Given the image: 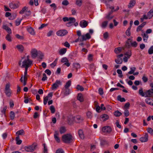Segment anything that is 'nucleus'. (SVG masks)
Here are the masks:
<instances>
[{
    "label": "nucleus",
    "mask_w": 153,
    "mask_h": 153,
    "mask_svg": "<svg viewBox=\"0 0 153 153\" xmlns=\"http://www.w3.org/2000/svg\"><path fill=\"white\" fill-rule=\"evenodd\" d=\"M32 64V61L30 59L29 56L22 57L19 62V64L21 68H28Z\"/></svg>",
    "instance_id": "nucleus-1"
},
{
    "label": "nucleus",
    "mask_w": 153,
    "mask_h": 153,
    "mask_svg": "<svg viewBox=\"0 0 153 153\" xmlns=\"http://www.w3.org/2000/svg\"><path fill=\"white\" fill-rule=\"evenodd\" d=\"M62 140L65 143H70L73 140L72 136L70 134H66L63 135L62 137Z\"/></svg>",
    "instance_id": "nucleus-2"
},
{
    "label": "nucleus",
    "mask_w": 153,
    "mask_h": 153,
    "mask_svg": "<svg viewBox=\"0 0 153 153\" xmlns=\"http://www.w3.org/2000/svg\"><path fill=\"white\" fill-rule=\"evenodd\" d=\"M36 147V145H32L30 146H25L24 147L25 150L28 152H33Z\"/></svg>",
    "instance_id": "nucleus-3"
},
{
    "label": "nucleus",
    "mask_w": 153,
    "mask_h": 153,
    "mask_svg": "<svg viewBox=\"0 0 153 153\" xmlns=\"http://www.w3.org/2000/svg\"><path fill=\"white\" fill-rule=\"evenodd\" d=\"M61 84L62 83L60 80H56L55 82L52 85L51 88L53 90H56Z\"/></svg>",
    "instance_id": "nucleus-4"
},
{
    "label": "nucleus",
    "mask_w": 153,
    "mask_h": 153,
    "mask_svg": "<svg viewBox=\"0 0 153 153\" xmlns=\"http://www.w3.org/2000/svg\"><path fill=\"white\" fill-rule=\"evenodd\" d=\"M39 51H38L35 48H33L31 49L30 53L32 58H35L39 54Z\"/></svg>",
    "instance_id": "nucleus-5"
},
{
    "label": "nucleus",
    "mask_w": 153,
    "mask_h": 153,
    "mask_svg": "<svg viewBox=\"0 0 153 153\" xmlns=\"http://www.w3.org/2000/svg\"><path fill=\"white\" fill-rule=\"evenodd\" d=\"M68 33L67 31L65 30H61L57 31L56 32V34L58 36H63L67 34Z\"/></svg>",
    "instance_id": "nucleus-6"
},
{
    "label": "nucleus",
    "mask_w": 153,
    "mask_h": 153,
    "mask_svg": "<svg viewBox=\"0 0 153 153\" xmlns=\"http://www.w3.org/2000/svg\"><path fill=\"white\" fill-rule=\"evenodd\" d=\"M80 37L82 42L90 39L91 38V36L89 33H87L85 35H82Z\"/></svg>",
    "instance_id": "nucleus-7"
},
{
    "label": "nucleus",
    "mask_w": 153,
    "mask_h": 153,
    "mask_svg": "<svg viewBox=\"0 0 153 153\" xmlns=\"http://www.w3.org/2000/svg\"><path fill=\"white\" fill-rule=\"evenodd\" d=\"M70 21L66 24V26L67 27H70L73 25V24L76 22V19L73 17L69 18Z\"/></svg>",
    "instance_id": "nucleus-8"
},
{
    "label": "nucleus",
    "mask_w": 153,
    "mask_h": 153,
    "mask_svg": "<svg viewBox=\"0 0 153 153\" xmlns=\"http://www.w3.org/2000/svg\"><path fill=\"white\" fill-rule=\"evenodd\" d=\"M153 95V89L147 91L145 92V97H151Z\"/></svg>",
    "instance_id": "nucleus-9"
},
{
    "label": "nucleus",
    "mask_w": 153,
    "mask_h": 153,
    "mask_svg": "<svg viewBox=\"0 0 153 153\" xmlns=\"http://www.w3.org/2000/svg\"><path fill=\"white\" fill-rule=\"evenodd\" d=\"M105 3L106 4L107 8H109L111 10L113 11V12L117 11L119 9V7L117 6L116 9L114 10V7L112 6H110L109 4L107 3V2L105 1Z\"/></svg>",
    "instance_id": "nucleus-10"
},
{
    "label": "nucleus",
    "mask_w": 153,
    "mask_h": 153,
    "mask_svg": "<svg viewBox=\"0 0 153 153\" xmlns=\"http://www.w3.org/2000/svg\"><path fill=\"white\" fill-rule=\"evenodd\" d=\"M102 130L104 132L110 133L111 131V128L109 126H105L102 128Z\"/></svg>",
    "instance_id": "nucleus-11"
},
{
    "label": "nucleus",
    "mask_w": 153,
    "mask_h": 153,
    "mask_svg": "<svg viewBox=\"0 0 153 153\" xmlns=\"http://www.w3.org/2000/svg\"><path fill=\"white\" fill-rule=\"evenodd\" d=\"M19 5V3H10L9 4L10 7L11 9H16L17 8Z\"/></svg>",
    "instance_id": "nucleus-12"
},
{
    "label": "nucleus",
    "mask_w": 153,
    "mask_h": 153,
    "mask_svg": "<svg viewBox=\"0 0 153 153\" xmlns=\"http://www.w3.org/2000/svg\"><path fill=\"white\" fill-rule=\"evenodd\" d=\"M148 135L147 133H146L144 137L140 138V140L142 142H147L148 140Z\"/></svg>",
    "instance_id": "nucleus-13"
},
{
    "label": "nucleus",
    "mask_w": 153,
    "mask_h": 153,
    "mask_svg": "<svg viewBox=\"0 0 153 153\" xmlns=\"http://www.w3.org/2000/svg\"><path fill=\"white\" fill-rule=\"evenodd\" d=\"M59 133L58 131H56L54 132V137L57 142L59 143L60 142V140L58 137Z\"/></svg>",
    "instance_id": "nucleus-14"
},
{
    "label": "nucleus",
    "mask_w": 153,
    "mask_h": 153,
    "mask_svg": "<svg viewBox=\"0 0 153 153\" xmlns=\"http://www.w3.org/2000/svg\"><path fill=\"white\" fill-rule=\"evenodd\" d=\"M88 25L87 22L85 20L81 21L79 23V25L82 28L85 27Z\"/></svg>",
    "instance_id": "nucleus-15"
},
{
    "label": "nucleus",
    "mask_w": 153,
    "mask_h": 153,
    "mask_svg": "<svg viewBox=\"0 0 153 153\" xmlns=\"http://www.w3.org/2000/svg\"><path fill=\"white\" fill-rule=\"evenodd\" d=\"M75 120L77 123H79L83 120V118L79 115H77L75 117Z\"/></svg>",
    "instance_id": "nucleus-16"
},
{
    "label": "nucleus",
    "mask_w": 153,
    "mask_h": 153,
    "mask_svg": "<svg viewBox=\"0 0 153 153\" xmlns=\"http://www.w3.org/2000/svg\"><path fill=\"white\" fill-rule=\"evenodd\" d=\"M28 32L32 35H34L35 34V32L33 29L31 27H28L27 28Z\"/></svg>",
    "instance_id": "nucleus-17"
},
{
    "label": "nucleus",
    "mask_w": 153,
    "mask_h": 153,
    "mask_svg": "<svg viewBox=\"0 0 153 153\" xmlns=\"http://www.w3.org/2000/svg\"><path fill=\"white\" fill-rule=\"evenodd\" d=\"M113 12V11L111 10L108 14L106 15L105 18L108 20H110L113 18V16L111 15Z\"/></svg>",
    "instance_id": "nucleus-18"
},
{
    "label": "nucleus",
    "mask_w": 153,
    "mask_h": 153,
    "mask_svg": "<svg viewBox=\"0 0 153 153\" xmlns=\"http://www.w3.org/2000/svg\"><path fill=\"white\" fill-rule=\"evenodd\" d=\"M136 3L135 0H131L128 5V8H131L135 5Z\"/></svg>",
    "instance_id": "nucleus-19"
},
{
    "label": "nucleus",
    "mask_w": 153,
    "mask_h": 153,
    "mask_svg": "<svg viewBox=\"0 0 153 153\" xmlns=\"http://www.w3.org/2000/svg\"><path fill=\"white\" fill-rule=\"evenodd\" d=\"M7 109L6 106H4L3 108L1 109V116L2 117L3 116H5V111Z\"/></svg>",
    "instance_id": "nucleus-20"
},
{
    "label": "nucleus",
    "mask_w": 153,
    "mask_h": 153,
    "mask_svg": "<svg viewBox=\"0 0 153 153\" xmlns=\"http://www.w3.org/2000/svg\"><path fill=\"white\" fill-rule=\"evenodd\" d=\"M3 28L5 30L9 33L11 34V29L7 26L6 25H4L3 26Z\"/></svg>",
    "instance_id": "nucleus-21"
},
{
    "label": "nucleus",
    "mask_w": 153,
    "mask_h": 153,
    "mask_svg": "<svg viewBox=\"0 0 153 153\" xmlns=\"http://www.w3.org/2000/svg\"><path fill=\"white\" fill-rule=\"evenodd\" d=\"M25 134V131L23 129H21L20 130L18 131L16 133V135L17 136L19 135H23Z\"/></svg>",
    "instance_id": "nucleus-22"
},
{
    "label": "nucleus",
    "mask_w": 153,
    "mask_h": 153,
    "mask_svg": "<svg viewBox=\"0 0 153 153\" xmlns=\"http://www.w3.org/2000/svg\"><path fill=\"white\" fill-rule=\"evenodd\" d=\"M16 48L20 52H22L24 50L23 46L21 45H17L16 46Z\"/></svg>",
    "instance_id": "nucleus-23"
},
{
    "label": "nucleus",
    "mask_w": 153,
    "mask_h": 153,
    "mask_svg": "<svg viewBox=\"0 0 153 153\" xmlns=\"http://www.w3.org/2000/svg\"><path fill=\"white\" fill-rule=\"evenodd\" d=\"M139 95L143 97H145V92H144L143 91V88H141L139 91Z\"/></svg>",
    "instance_id": "nucleus-24"
},
{
    "label": "nucleus",
    "mask_w": 153,
    "mask_h": 153,
    "mask_svg": "<svg viewBox=\"0 0 153 153\" xmlns=\"http://www.w3.org/2000/svg\"><path fill=\"white\" fill-rule=\"evenodd\" d=\"M67 51L66 49L63 48L59 50V53L60 55H63L65 54Z\"/></svg>",
    "instance_id": "nucleus-25"
},
{
    "label": "nucleus",
    "mask_w": 153,
    "mask_h": 153,
    "mask_svg": "<svg viewBox=\"0 0 153 153\" xmlns=\"http://www.w3.org/2000/svg\"><path fill=\"white\" fill-rule=\"evenodd\" d=\"M123 48L121 47H118L114 49V52L116 54H118L120 53Z\"/></svg>",
    "instance_id": "nucleus-26"
},
{
    "label": "nucleus",
    "mask_w": 153,
    "mask_h": 153,
    "mask_svg": "<svg viewBox=\"0 0 153 153\" xmlns=\"http://www.w3.org/2000/svg\"><path fill=\"white\" fill-rule=\"evenodd\" d=\"M147 16L149 19H150L153 16V10H151L148 13Z\"/></svg>",
    "instance_id": "nucleus-27"
},
{
    "label": "nucleus",
    "mask_w": 153,
    "mask_h": 153,
    "mask_svg": "<svg viewBox=\"0 0 153 153\" xmlns=\"http://www.w3.org/2000/svg\"><path fill=\"white\" fill-rule=\"evenodd\" d=\"M115 62L117 64H121L123 62V59L120 57H117V58L115 60Z\"/></svg>",
    "instance_id": "nucleus-28"
},
{
    "label": "nucleus",
    "mask_w": 153,
    "mask_h": 153,
    "mask_svg": "<svg viewBox=\"0 0 153 153\" xmlns=\"http://www.w3.org/2000/svg\"><path fill=\"white\" fill-rule=\"evenodd\" d=\"M101 120L103 121H105L108 118V116L106 114H103L101 116Z\"/></svg>",
    "instance_id": "nucleus-29"
},
{
    "label": "nucleus",
    "mask_w": 153,
    "mask_h": 153,
    "mask_svg": "<svg viewBox=\"0 0 153 153\" xmlns=\"http://www.w3.org/2000/svg\"><path fill=\"white\" fill-rule=\"evenodd\" d=\"M16 144L17 145H20L22 143V140L20 139L19 136H17L16 138Z\"/></svg>",
    "instance_id": "nucleus-30"
},
{
    "label": "nucleus",
    "mask_w": 153,
    "mask_h": 153,
    "mask_svg": "<svg viewBox=\"0 0 153 153\" xmlns=\"http://www.w3.org/2000/svg\"><path fill=\"white\" fill-rule=\"evenodd\" d=\"M108 23V21H107L103 22L101 24V27L102 28H105L106 27Z\"/></svg>",
    "instance_id": "nucleus-31"
},
{
    "label": "nucleus",
    "mask_w": 153,
    "mask_h": 153,
    "mask_svg": "<svg viewBox=\"0 0 153 153\" xmlns=\"http://www.w3.org/2000/svg\"><path fill=\"white\" fill-rule=\"evenodd\" d=\"M131 70L128 72V74H132L135 71L136 68L133 67L130 68Z\"/></svg>",
    "instance_id": "nucleus-32"
},
{
    "label": "nucleus",
    "mask_w": 153,
    "mask_h": 153,
    "mask_svg": "<svg viewBox=\"0 0 153 153\" xmlns=\"http://www.w3.org/2000/svg\"><path fill=\"white\" fill-rule=\"evenodd\" d=\"M66 129L65 127L64 126L61 127L59 129V131L61 134H63L65 132Z\"/></svg>",
    "instance_id": "nucleus-33"
},
{
    "label": "nucleus",
    "mask_w": 153,
    "mask_h": 153,
    "mask_svg": "<svg viewBox=\"0 0 153 153\" xmlns=\"http://www.w3.org/2000/svg\"><path fill=\"white\" fill-rule=\"evenodd\" d=\"M78 134L81 138L83 139L84 138V136L83 134V132L82 130H79Z\"/></svg>",
    "instance_id": "nucleus-34"
},
{
    "label": "nucleus",
    "mask_w": 153,
    "mask_h": 153,
    "mask_svg": "<svg viewBox=\"0 0 153 153\" xmlns=\"http://www.w3.org/2000/svg\"><path fill=\"white\" fill-rule=\"evenodd\" d=\"M77 98L78 100L81 102L83 101V99L82 96V94H78Z\"/></svg>",
    "instance_id": "nucleus-35"
},
{
    "label": "nucleus",
    "mask_w": 153,
    "mask_h": 153,
    "mask_svg": "<svg viewBox=\"0 0 153 153\" xmlns=\"http://www.w3.org/2000/svg\"><path fill=\"white\" fill-rule=\"evenodd\" d=\"M28 8L26 7H25L22 8V10L20 12V14H23L24 13L27 11Z\"/></svg>",
    "instance_id": "nucleus-36"
},
{
    "label": "nucleus",
    "mask_w": 153,
    "mask_h": 153,
    "mask_svg": "<svg viewBox=\"0 0 153 153\" xmlns=\"http://www.w3.org/2000/svg\"><path fill=\"white\" fill-rule=\"evenodd\" d=\"M131 41H132L130 39H129L127 41L126 44V47L128 48H129L131 46L130 42H131Z\"/></svg>",
    "instance_id": "nucleus-37"
},
{
    "label": "nucleus",
    "mask_w": 153,
    "mask_h": 153,
    "mask_svg": "<svg viewBox=\"0 0 153 153\" xmlns=\"http://www.w3.org/2000/svg\"><path fill=\"white\" fill-rule=\"evenodd\" d=\"M131 55V52L130 50H128L127 51L125 54V56H126L127 58H129Z\"/></svg>",
    "instance_id": "nucleus-38"
},
{
    "label": "nucleus",
    "mask_w": 153,
    "mask_h": 153,
    "mask_svg": "<svg viewBox=\"0 0 153 153\" xmlns=\"http://www.w3.org/2000/svg\"><path fill=\"white\" fill-rule=\"evenodd\" d=\"M65 92L64 94L65 95L67 96L70 94L71 93V90L69 88H65Z\"/></svg>",
    "instance_id": "nucleus-39"
},
{
    "label": "nucleus",
    "mask_w": 153,
    "mask_h": 153,
    "mask_svg": "<svg viewBox=\"0 0 153 153\" xmlns=\"http://www.w3.org/2000/svg\"><path fill=\"white\" fill-rule=\"evenodd\" d=\"M149 36L148 35L144 33L143 34V40L145 42H146L148 40Z\"/></svg>",
    "instance_id": "nucleus-40"
},
{
    "label": "nucleus",
    "mask_w": 153,
    "mask_h": 153,
    "mask_svg": "<svg viewBox=\"0 0 153 153\" xmlns=\"http://www.w3.org/2000/svg\"><path fill=\"white\" fill-rule=\"evenodd\" d=\"M114 115L116 117H119L122 114V113L119 111H117L114 113Z\"/></svg>",
    "instance_id": "nucleus-41"
},
{
    "label": "nucleus",
    "mask_w": 153,
    "mask_h": 153,
    "mask_svg": "<svg viewBox=\"0 0 153 153\" xmlns=\"http://www.w3.org/2000/svg\"><path fill=\"white\" fill-rule=\"evenodd\" d=\"M117 100H118L121 102H125L126 101L125 99L124 98L122 97L120 95H119L118 96Z\"/></svg>",
    "instance_id": "nucleus-42"
},
{
    "label": "nucleus",
    "mask_w": 153,
    "mask_h": 153,
    "mask_svg": "<svg viewBox=\"0 0 153 153\" xmlns=\"http://www.w3.org/2000/svg\"><path fill=\"white\" fill-rule=\"evenodd\" d=\"M71 81L70 80L67 82L65 86V88H68L71 86Z\"/></svg>",
    "instance_id": "nucleus-43"
},
{
    "label": "nucleus",
    "mask_w": 153,
    "mask_h": 153,
    "mask_svg": "<svg viewBox=\"0 0 153 153\" xmlns=\"http://www.w3.org/2000/svg\"><path fill=\"white\" fill-rule=\"evenodd\" d=\"M130 44H131V46L134 47H137L138 45L136 41H131V42H130Z\"/></svg>",
    "instance_id": "nucleus-44"
},
{
    "label": "nucleus",
    "mask_w": 153,
    "mask_h": 153,
    "mask_svg": "<svg viewBox=\"0 0 153 153\" xmlns=\"http://www.w3.org/2000/svg\"><path fill=\"white\" fill-rule=\"evenodd\" d=\"M49 100L48 97L46 96L44 97L43 103L44 105H45L47 104L48 100Z\"/></svg>",
    "instance_id": "nucleus-45"
},
{
    "label": "nucleus",
    "mask_w": 153,
    "mask_h": 153,
    "mask_svg": "<svg viewBox=\"0 0 153 153\" xmlns=\"http://www.w3.org/2000/svg\"><path fill=\"white\" fill-rule=\"evenodd\" d=\"M76 88L78 90H80L82 91L84 90V88L82 86L79 85H77Z\"/></svg>",
    "instance_id": "nucleus-46"
},
{
    "label": "nucleus",
    "mask_w": 153,
    "mask_h": 153,
    "mask_svg": "<svg viewBox=\"0 0 153 153\" xmlns=\"http://www.w3.org/2000/svg\"><path fill=\"white\" fill-rule=\"evenodd\" d=\"M10 116L11 120H13L15 117V114L14 112L13 111H11L10 113Z\"/></svg>",
    "instance_id": "nucleus-47"
},
{
    "label": "nucleus",
    "mask_w": 153,
    "mask_h": 153,
    "mask_svg": "<svg viewBox=\"0 0 153 153\" xmlns=\"http://www.w3.org/2000/svg\"><path fill=\"white\" fill-rule=\"evenodd\" d=\"M10 34H7L6 37V40L9 42H11L12 41V39L11 38V37L10 35Z\"/></svg>",
    "instance_id": "nucleus-48"
},
{
    "label": "nucleus",
    "mask_w": 153,
    "mask_h": 153,
    "mask_svg": "<svg viewBox=\"0 0 153 153\" xmlns=\"http://www.w3.org/2000/svg\"><path fill=\"white\" fill-rule=\"evenodd\" d=\"M5 93L8 97H10L11 95V92L10 90H5Z\"/></svg>",
    "instance_id": "nucleus-49"
},
{
    "label": "nucleus",
    "mask_w": 153,
    "mask_h": 153,
    "mask_svg": "<svg viewBox=\"0 0 153 153\" xmlns=\"http://www.w3.org/2000/svg\"><path fill=\"white\" fill-rule=\"evenodd\" d=\"M130 30V27H129L126 32V35L128 36H130L131 35Z\"/></svg>",
    "instance_id": "nucleus-50"
},
{
    "label": "nucleus",
    "mask_w": 153,
    "mask_h": 153,
    "mask_svg": "<svg viewBox=\"0 0 153 153\" xmlns=\"http://www.w3.org/2000/svg\"><path fill=\"white\" fill-rule=\"evenodd\" d=\"M82 3V0H76V4L79 6H81Z\"/></svg>",
    "instance_id": "nucleus-51"
},
{
    "label": "nucleus",
    "mask_w": 153,
    "mask_h": 153,
    "mask_svg": "<svg viewBox=\"0 0 153 153\" xmlns=\"http://www.w3.org/2000/svg\"><path fill=\"white\" fill-rule=\"evenodd\" d=\"M50 109L52 113L53 114L55 113V108L53 106H51L50 107Z\"/></svg>",
    "instance_id": "nucleus-52"
},
{
    "label": "nucleus",
    "mask_w": 153,
    "mask_h": 153,
    "mask_svg": "<svg viewBox=\"0 0 153 153\" xmlns=\"http://www.w3.org/2000/svg\"><path fill=\"white\" fill-rule=\"evenodd\" d=\"M117 72L119 74V76L121 78L123 77V75L122 74V71L120 69L117 70Z\"/></svg>",
    "instance_id": "nucleus-53"
},
{
    "label": "nucleus",
    "mask_w": 153,
    "mask_h": 153,
    "mask_svg": "<svg viewBox=\"0 0 153 153\" xmlns=\"http://www.w3.org/2000/svg\"><path fill=\"white\" fill-rule=\"evenodd\" d=\"M74 66L75 68L77 70L80 68V64L78 63H75L74 64Z\"/></svg>",
    "instance_id": "nucleus-54"
},
{
    "label": "nucleus",
    "mask_w": 153,
    "mask_h": 153,
    "mask_svg": "<svg viewBox=\"0 0 153 153\" xmlns=\"http://www.w3.org/2000/svg\"><path fill=\"white\" fill-rule=\"evenodd\" d=\"M93 55L92 54H89L88 56V59L89 61H92L93 59Z\"/></svg>",
    "instance_id": "nucleus-55"
},
{
    "label": "nucleus",
    "mask_w": 153,
    "mask_h": 153,
    "mask_svg": "<svg viewBox=\"0 0 153 153\" xmlns=\"http://www.w3.org/2000/svg\"><path fill=\"white\" fill-rule=\"evenodd\" d=\"M43 146H44V150L43 152L44 153H48V149L47 148V147L46 146V144L45 143H44L43 144Z\"/></svg>",
    "instance_id": "nucleus-56"
},
{
    "label": "nucleus",
    "mask_w": 153,
    "mask_h": 153,
    "mask_svg": "<svg viewBox=\"0 0 153 153\" xmlns=\"http://www.w3.org/2000/svg\"><path fill=\"white\" fill-rule=\"evenodd\" d=\"M148 53L149 54L153 53V46H152L148 50Z\"/></svg>",
    "instance_id": "nucleus-57"
},
{
    "label": "nucleus",
    "mask_w": 153,
    "mask_h": 153,
    "mask_svg": "<svg viewBox=\"0 0 153 153\" xmlns=\"http://www.w3.org/2000/svg\"><path fill=\"white\" fill-rule=\"evenodd\" d=\"M62 4L65 6H67L69 4L68 1L67 0H64L62 2Z\"/></svg>",
    "instance_id": "nucleus-58"
},
{
    "label": "nucleus",
    "mask_w": 153,
    "mask_h": 153,
    "mask_svg": "<svg viewBox=\"0 0 153 153\" xmlns=\"http://www.w3.org/2000/svg\"><path fill=\"white\" fill-rule=\"evenodd\" d=\"M86 115L88 117L91 118L92 117V113L90 111H88L86 113Z\"/></svg>",
    "instance_id": "nucleus-59"
},
{
    "label": "nucleus",
    "mask_w": 153,
    "mask_h": 153,
    "mask_svg": "<svg viewBox=\"0 0 153 153\" xmlns=\"http://www.w3.org/2000/svg\"><path fill=\"white\" fill-rule=\"evenodd\" d=\"M67 62H68V60L66 57H63L62 58L61 62L62 63H65Z\"/></svg>",
    "instance_id": "nucleus-60"
},
{
    "label": "nucleus",
    "mask_w": 153,
    "mask_h": 153,
    "mask_svg": "<svg viewBox=\"0 0 153 153\" xmlns=\"http://www.w3.org/2000/svg\"><path fill=\"white\" fill-rule=\"evenodd\" d=\"M15 36L17 39L22 40L24 39V37L23 36H20L18 34H16L15 35Z\"/></svg>",
    "instance_id": "nucleus-61"
},
{
    "label": "nucleus",
    "mask_w": 153,
    "mask_h": 153,
    "mask_svg": "<svg viewBox=\"0 0 153 153\" xmlns=\"http://www.w3.org/2000/svg\"><path fill=\"white\" fill-rule=\"evenodd\" d=\"M57 60H55L52 63L50 64L52 68H53L56 65Z\"/></svg>",
    "instance_id": "nucleus-62"
},
{
    "label": "nucleus",
    "mask_w": 153,
    "mask_h": 153,
    "mask_svg": "<svg viewBox=\"0 0 153 153\" xmlns=\"http://www.w3.org/2000/svg\"><path fill=\"white\" fill-rule=\"evenodd\" d=\"M64 151L62 149H57L56 153H64Z\"/></svg>",
    "instance_id": "nucleus-63"
},
{
    "label": "nucleus",
    "mask_w": 153,
    "mask_h": 153,
    "mask_svg": "<svg viewBox=\"0 0 153 153\" xmlns=\"http://www.w3.org/2000/svg\"><path fill=\"white\" fill-rule=\"evenodd\" d=\"M147 131L148 133H150L151 134H153V130L151 128H148Z\"/></svg>",
    "instance_id": "nucleus-64"
}]
</instances>
